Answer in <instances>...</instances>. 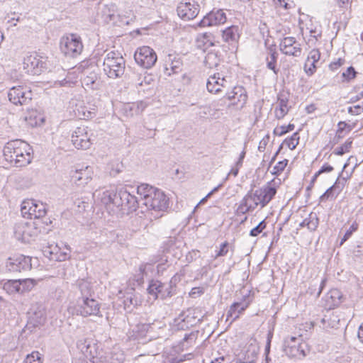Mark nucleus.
<instances>
[{"label":"nucleus","instance_id":"nucleus-1","mask_svg":"<svg viewBox=\"0 0 363 363\" xmlns=\"http://www.w3.org/2000/svg\"><path fill=\"white\" fill-rule=\"evenodd\" d=\"M279 184L280 179H279L278 182L275 179H272L261 188L249 191L240 201L238 211L245 214L249 211H254L258 206H260V208H263L275 196L277 192V186Z\"/></svg>","mask_w":363,"mask_h":363},{"label":"nucleus","instance_id":"nucleus-2","mask_svg":"<svg viewBox=\"0 0 363 363\" xmlns=\"http://www.w3.org/2000/svg\"><path fill=\"white\" fill-rule=\"evenodd\" d=\"M3 152L5 160L16 167L28 165L33 158L32 147L21 140L8 142L4 147Z\"/></svg>","mask_w":363,"mask_h":363},{"label":"nucleus","instance_id":"nucleus-3","mask_svg":"<svg viewBox=\"0 0 363 363\" xmlns=\"http://www.w3.org/2000/svg\"><path fill=\"white\" fill-rule=\"evenodd\" d=\"M125 60L121 53L118 51L108 52L104 59L103 70L111 79L121 77L125 72Z\"/></svg>","mask_w":363,"mask_h":363},{"label":"nucleus","instance_id":"nucleus-4","mask_svg":"<svg viewBox=\"0 0 363 363\" xmlns=\"http://www.w3.org/2000/svg\"><path fill=\"white\" fill-rule=\"evenodd\" d=\"M42 224L41 220L18 222L14 225V236L22 242L29 243L41 233Z\"/></svg>","mask_w":363,"mask_h":363},{"label":"nucleus","instance_id":"nucleus-5","mask_svg":"<svg viewBox=\"0 0 363 363\" xmlns=\"http://www.w3.org/2000/svg\"><path fill=\"white\" fill-rule=\"evenodd\" d=\"M82 50L81 38L76 34L63 36L60 40V50L66 56L76 57L81 54Z\"/></svg>","mask_w":363,"mask_h":363},{"label":"nucleus","instance_id":"nucleus-6","mask_svg":"<svg viewBox=\"0 0 363 363\" xmlns=\"http://www.w3.org/2000/svg\"><path fill=\"white\" fill-rule=\"evenodd\" d=\"M115 206L129 213L136 211L140 206V201L127 189L121 188L116 192Z\"/></svg>","mask_w":363,"mask_h":363},{"label":"nucleus","instance_id":"nucleus-7","mask_svg":"<svg viewBox=\"0 0 363 363\" xmlns=\"http://www.w3.org/2000/svg\"><path fill=\"white\" fill-rule=\"evenodd\" d=\"M307 345L301 337L294 336L287 337L284 342V351L289 357L298 359L306 356Z\"/></svg>","mask_w":363,"mask_h":363},{"label":"nucleus","instance_id":"nucleus-8","mask_svg":"<svg viewBox=\"0 0 363 363\" xmlns=\"http://www.w3.org/2000/svg\"><path fill=\"white\" fill-rule=\"evenodd\" d=\"M23 65V69L33 75H39L48 69L46 60L35 53L26 56Z\"/></svg>","mask_w":363,"mask_h":363},{"label":"nucleus","instance_id":"nucleus-9","mask_svg":"<svg viewBox=\"0 0 363 363\" xmlns=\"http://www.w3.org/2000/svg\"><path fill=\"white\" fill-rule=\"evenodd\" d=\"M76 311L78 315L83 317L99 315L100 313V303L94 297L77 298Z\"/></svg>","mask_w":363,"mask_h":363},{"label":"nucleus","instance_id":"nucleus-10","mask_svg":"<svg viewBox=\"0 0 363 363\" xmlns=\"http://www.w3.org/2000/svg\"><path fill=\"white\" fill-rule=\"evenodd\" d=\"M134 59L140 67L150 69L157 62V57L153 49L149 46H143L136 50Z\"/></svg>","mask_w":363,"mask_h":363},{"label":"nucleus","instance_id":"nucleus-11","mask_svg":"<svg viewBox=\"0 0 363 363\" xmlns=\"http://www.w3.org/2000/svg\"><path fill=\"white\" fill-rule=\"evenodd\" d=\"M144 206L147 210L164 211L169 207V199L163 191L157 189L150 199H146V203Z\"/></svg>","mask_w":363,"mask_h":363},{"label":"nucleus","instance_id":"nucleus-12","mask_svg":"<svg viewBox=\"0 0 363 363\" xmlns=\"http://www.w3.org/2000/svg\"><path fill=\"white\" fill-rule=\"evenodd\" d=\"M43 254L50 260L63 262L68 259L70 257V248L67 245L63 247H60L57 244L49 245L44 247Z\"/></svg>","mask_w":363,"mask_h":363},{"label":"nucleus","instance_id":"nucleus-13","mask_svg":"<svg viewBox=\"0 0 363 363\" xmlns=\"http://www.w3.org/2000/svg\"><path fill=\"white\" fill-rule=\"evenodd\" d=\"M32 95L30 90L22 86H13L8 93L9 101L15 105L27 104L32 99Z\"/></svg>","mask_w":363,"mask_h":363},{"label":"nucleus","instance_id":"nucleus-14","mask_svg":"<svg viewBox=\"0 0 363 363\" xmlns=\"http://www.w3.org/2000/svg\"><path fill=\"white\" fill-rule=\"evenodd\" d=\"M72 142L77 149H89L92 144V140L89 133L88 128L86 126L77 128L72 135Z\"/></svg>","mask_w":363,"mask_h":363},{"label":"nucleus","instance_id":"nucleus-15","mask_svg":"<svg viewBox=\"0 0 363 363\" xmlns=\"http://www.w3.org/2000/svg\"><path fill=\"white\" fill-rule=\"evenodd\" d=\"M226 19V15L222 9H213L204 16L197 26L200 28L216 26L223 24Z\"/></svg>","mask_w":363,"mask_h":363},{"label":"nucleus","instance_id":"nucleus-16","mask_svg":"<svg viewBox=\"0 0 363 363\" xmlns=\"http://www.w3.org/2000/svg\"><path fill=\"white\" fill-rule=\"evenodd\" d=\"M259 347L256 340L246 345L237 354L240 363H255L257 359Z\"/></svg>","mask_w":363,"mask_h":363},{"label":"nucleus","instance_id":"nucleus-17","mask_svg":"<svg viewBox=\"0 0 363 363\" xmlns=\"http://www.w3.org/2000/svg\"><path fill=\"white\" fill-rule=\"evenodd\" d=\"M200 11L199 4L192 1L180 2L177 8V14L184 21H189L197 16Z\"/></svg>","mask_w":363,"mask_h":363},{"label":"nucleus","instance_id":"nucleus-18","mask_svg":"<svg viewBox=\"0 0 363 363\" xmlns=\"http://www.w3.org/2000/svg\"><path fill=\"white\" fill-rule=\"evenodd\" d=\"M30 262L31 259L30 257L23 255H15L13 257L9 258L6 267L9 271L21 272L31 269Z\"/></svg>","mask_w":363,"mask_h":363},{"label":"nucleus","instance_id":"nucleus-19","mask_svg":"<svg viewBox=\"0 0 363 363\" xmlns=\"http://www.w3.org/2000/svg\"><path fill=\"white\" fill-rule=\"evenodd\" d=\"M91 170L89 167L84 169H71L69 172L70 182L77 186H84L91 179Z\"/></svg>","mask_w":363,"mask_h":363},{"label":"nucleus","instance_id":"nucleus-20","mask_svg":"<svg viewBox=\"0 0 363 363\" xmlns=\"http://www.w3.org/2000/svg\"><path fill=\"white\" fill-rule=\"evenodd\" d=\"M279 47L280 50L286 55L299 57L301 54V45L294 37L284 38L281 40Z\"/></svg>","mask_w":363,"mask_h":363},{"label":"nucleus","instance_id":"nucleus-21","mask_svg":"<svg viewBox=\"0 0 363 363\" xmlns=\"http://www.w3.org/2000/svg\"><path fill=\"white\" fill-rule=\"evenodd\" d=\"M78 348L82 351L84 356L92 360L96 361L98 354L97 345L94 340L90 339H82L77 342Z\"/></svg>","mask_w":363,"mask_h":363},{"label":"nucleus","instance_id":"nucleus-22","mask_svg":"<svg viewBox=\"0 0 363 363\" xmlns=\"http://www.w3.org/2000/svg\"><path fill=\"white\" fill-rule=\"evenodd\" d=\"M225 97L230 101L229 106H240L243 107L245 104L247 96L245 90L242 86H235L233 89L226 93Z\"/></svg>","mask_w":363,"mask_h":363},{"label":"nucleus","instance_id":"nucleus-23","mask_svg":"<svg viewBox=\"0 0 363 363\" xmlns=\"http://www.w3.org/2000/svg\"><path fill=\"white\" fill-rule=\"evenodd\" d=\"M228 81L220 73L214 74L211 76L207 81L206 87L211 93H218L221 91V87H226Z\"/></svg>","mask_w":363,"mask_h":363},{"label":"nucleus","instance_id":"nucleus-24","mask_svg":"<svg viewBox=\"0 0 363 363\" xmlns=\"http://www.w3.org/2000/svg\"><path fill=\"white\" fill-rule=\"evenodd\" d=\"M77 289V298H91L94 295V284L88 279L78 280Z\"/></svg>","mask_w":363,"mask_h":363},{"label":"nucleus","instance_id":"nucleus-25","mask_svg":"<svg viewBox=\"0 0 363 363\" xmlns=\"http://www.w3.org/2000/svg\"><path fill=\"white\" fill-rule=\"evenodd\" d=\"M147 291L150 294L155 296V298H157L159 294L161 295L162 298L171 296L169 287L158 280L150 281Z\"/></svg>","mask_w":363,"mask_h":363},{"label":"nucleus","instance_id":"nucleus-26","mask_svg":"<svg viewBox=\"0 0 363 363\" xmlns=\"http://www.w3.org/2000/svg\"><path fill=\"white\" fill-rule=\"evenodd\" d=\"M116 192L110 190H96L93 193L95 201H100L105 206L113 204L115 206Z\"/></svg>","mask_w":363,"mask_h":363},{"label":"nucleus","instance_id":"nucleus-27","mask_svg":"<svg viewBox=\"0 0 363 363\" xmlns=\"http://www.w3.org/2000/svg\"><path fill=\"white\" fill-rule=\"evenodd\" d=\"M45 320V316L43 310L34 311L30 315L26 328L28 330L33 331L34 328L42 325Z\"/></svg>","mask_w":363,"mask_h":363},{"label":"nucleus","instance_id":"nucleus-28","mask_svg":"<svg viewBox=\"0 0 363 363\" xmlns=\"http://www.w3.org/2000/svg\"><path fill=\"white\" fill-rule=\"evenodd\" d=\"M240 36V28L238 26H231L222 31L223 41L233 44L238 41Z\"/></svg>","mask_w":363,"mask_h":363},{"label":"nucleus","instance_id":"nucleus-29","mask_svg":"<svg viewBox=\"0 0 363 363\" xmlns=\"http://www.w3.org/2000/svg\"><path fill=\"white\" fill-rule=\"evenodd\" d=\"M278 105L274 110L276 118L280 120L283 118L289 112L290 107L288 106L289 99L284 94H281L278 97Z\"/></svg>","mask_w":363,"mask_h":363},{"label":"nucleus","instance_id":"nucleus-30","mask_svg":"<svg viewBox=\"0 0 363 363\" xmlns=\"http://www.w3.org/2000/svg\"><path fill=\"white\" fill-rule=\"evenodd\" d=\"M249 306L248 303L244 302H235L233 303L228 313H227V320H230L231 322L239 318L240 313H242Z\"/></svg>","mask_w":363,"mask_h":363},{"label":"nucleus","instance_id":"nucleus-31","mask_svg":"<svg viewBox=\"0 0 363 363\" xmlns=\"http://www.w3.org/2000/svg\"><path fill=\"white\" fill-rule=\"evenodd\" d=\"M156 189V188L147 184L139 185L137 188V194L139 196L138 199L140 201V205L144 206L146 203V199H150Z\"/></svg>","mask_w":363,"mask_h":363},{"label":"nucleus","instance_id":"nucleus-32","mask_svg":"<svg viewBox=\"0 0 363 363\" xmlns=\"http://www.w3.org/2000/svg\"><path fill=\"white\" fill-rule=\"evenodd\" d=\"M106 363H123L125 360L124 352L119 348L114 347L110 352L100 357Z\"/></svg>","mask_w":363,"mask_h":363},{"label":"nucleus","instance_id":"nucleus-33","mask_svg":"<svg viewBox=\"0 0 363 363\" xmlns=\"http://www.w3.org/2000/svg\"><path fill=\"white\" fill-rule=\"evenodd\" d=\"M340 324V319L334 313L325 315L320 320V327L328 331L330 329L337 328Z\"/></svg>","mask_w":363,"mask_h":363},{"label":"nucleus","instance_id":"nucleus-34","mask_svg":"<svg viewBox=\"0 0 363 363\" xmlns=\"http://www.w3.org/2000/svg\"><path fill=\"white\" fill-rule=\"evenodd\" d=\"M149 325L145 323H140L135 325L131 331L128 333L130 339L138 340L143 338L145 336L147 332Z\"/></svg>","mask_w":363,"mask_h":363},{"label":"nucleus","instance_id":"nucleus-35","mask_svg":"<svg viewBox=\"0 0 363 363\" xmlns=\"http://www.w3.org/2000/svg\"><path fill=\"white\" fill-rule=\"evenodd\" d=\"M196 319L194 317L189 316V315H185L184 313L180 314L179 317L174 320L179 330L188 328L189 326L193 325Z\"/></svg>","mask_w":363,"mask_h":363},{"label":"nucleus","instance_id":"nucleus-36","mask_svg":"<svg viewBox=\"0 0 363 363\" xmlns=\"http://www.w3.org/2000/svg\"><path fill=\"white\" fill-rule=\"evenodd\" d=\"M342 293L337 289H331L326 295V301L330 307L337 306L341 303Z\"/></svg>","mask_w":363,"mask_h":363},{"label":"nucleus","instance_id":"nucleus-37","mask_svg":"<svg viewBox=\"0 0 363 363\" xmlns=\"http://www.w3.org/2000/svg\"><path fill=\"white\" fill-rule=\"evenodd\" d=\"M131 79L135 85L140 88L150 85V82L152 81V79L150 76L146 75L145 73H139L138 72H133V76L131 77Z\"/></svg>","mask_w":363,"mask_h":363},{"label":"nucleus","instance_id":"nucleus-38","mask_svg":"<svg viewBox=\"0 0 363 363\" xmlns=\"http://www.w3.org/2000/svg\"><path fill=\"white\" fill-rule=\"evenodd\" d=\"M46 214L45 206L43 203L37 202L33 200V206L31 209L30 219H36L40 220V218H43Z\"/></svg>","mask_w":363,"mask_h":363},{"label":"nucleus","instance_id":"nucleus-39","mask_svg":"<svg viewBox=\"0 0 363 363\" xmlns=\"http://www.w3.org/2000/svg\"><path fill=\"white\" fill-rule=\"evenodd\" d=\"M117 9L116 5L114 4L105 6L101 12L102 18L106 23L114 21Z\"/></svg>","mask_w":363,"mask_h":363},{"label":"nucleus","instance_id":"nucleus-40","mask_svg":"<svg viewBox=\"0 0 363 363\" xmlns=\"http://www.w3.org/2000/svg\"><path fill=\"white\" fill-rule=\"evenodd\" d=\"M278 57V53L275 50L271 49L269 50V57H267V67L269 69L273 71V72L277 75L279 72V69L277 68L276 64Z\"/></svg>","mask_w":363,"mask_h":363},{"label":"nucleus","instance_id":"nucleus-41","mask_svg":"<svg viewBox=\"0 0 363 363\" xmlns=\"http://www.w3.org/2000/svg\"><path fill=\"white\" fill-rule=\"evenodd\" d=\"M203 62L206 67L212 69L213 67H216L219 65L220 59L217 53L209 52L206 55Z\"/></svg>","mask_w":363,"mask_h":363},{"label":"nucleus","instance_id":"nucleus-42","mask_svg":"<svg viewBox=\"0 0 363 363\" xmlns=\"http://www.w3.org/2000/svg\"><path fill=\"white\" fill-rule=\"evenodd\" d=\"M82 84L92 89H97L99 86L97 74L94 72H91L89 75L83 78Z\"/></svg>","mask_w":363,"mask_h":363},{"label":"nucleus","instance_id":"nucleus-43","mask_svg":"<svg viewBox=\"0 0 363 363\" xmlns=\"http://www.w3.org/2000/svg\"><path fill=\"white\" fill-rule=\"evenodd\" d=\"M20 281L18 279L9 280L4 284V289L9 294H19Z\"/></svg>","mask_w":363,"mask_h":363},{"label":"nucleus","instance_id":"nucleus-44","mask_svg":"<svg viewBox=\"0 0 363 363\" xmlns=\"http://www.w3.org/2000/svg\"><path fill=\"white\" fill-rule=\"evenodd\" d=\"M20 281L19 294L30 291L35 285V281L31 279H18Z\"/></svg>","mask_w":363,"mask_h":363},{"label":"nucleus","instance_id":"nucleus-45","mask_svg":"<svg viewBox=\"0 0 363 363\" xmlns=\"http://www.w3.org/2000/svg\"><path fill=\"white\" fill-rule=\"evenodd\" d=\"M33 206V200L24 201L21 207V212L23 217L26 218H30L31 209Z\"/></svg>","mask_w":363,"mask_h":363},{"label":"nucleus","instance_id":"nucleus-46","mask_svg":"<svg viewBox=\"0 0 363 363\" xmlns=\"http://www.w3.org/2000/svg\"><path fill=\"white\" fill-rule=\"evenodd\" d=\"M23 363H43V356L39 352L34 351L26 356Z\"/></svg>","mask_w":363,"mask_h":363},{"label":"nucleus","instance_id":"nucleus-47","mask_svg":"<svg viewBox=\"0 0 363 363\" xmlns=\"http://www.w3.org/2000/svg\"><path fill=\"white\" fill-rule=\"evenodd\" d=\"M182 63L177 60L172 62L169 65H166L165 70L168 75L176 74L182 70Z\"/></svg>","mask_w":363,"mask_h":363},{"label":"nucleus","instance_id":"nucleus-48","mask_svg":"<svg viewBox=\"0 0 363 363\" xmlns=\"http://www.w3.org/2000/svg\"><path fill=\"white\" fill-rule=\"evenodd\" d=\"M336 190L335 185H333L330 188H328L324 194H323L320 196V202H324L329 199H333L336 197V196L339 194V191L337 193L336 195H335V191Z\"/></svg>","mask_w":363,"mask_h":363},{"label":"nucleus","instance_id":"nucleus-49","mask_svg":"<svg viewBox=\"0 0 363 363\" xmlns=\"http://www.w3.org/2000/svg\"><path fill=\"white\" fill-rule=\"evenodd\" d=\"M319 224V218L316 213L311 212L308 215V229L310 231H315Z\"/></svg>","mask_w":363,"mask_h":363},{"label":"nucleus","instance_id":"nucleus-50","mask_svg":"<svg viewBox=\"0 0 363 363\" xmlns=\"http://www.w3.org/2000/svg\"><path fill=\"white\" fill-rule=\"evenodd\" d=\"M211 34L207 33L201 34L197 37L196 43L199 48H201L202 46H206L208 44V46H212L213 43L211 42Z\"/></svg>","mask_w":363,"mask_h":363},{"label":"nucleus","instance_id":"nucleus-51","mask_svg":"<svg viewBox=\"0 0 363 363\" xmlns=\"http://www.w3.org/2000/svg\"><path fill=\"white\" fill-rule=\"evenodd\" d=\"M299 141V134L298 132L294 133L290 138L284 140V143L290 150H294L298 145Z\"/></svg>","mask_w":363,"mask_h":363},{"label":"nucleus","instance_id":"nucleus-52","mask_svg":"<svg viewBox=\"0 0 363 363\" xmlns=\"http://www.w3.org/2000/svg\"><path fill=\"white\" fill-rule=\"evenodd\" d=\"M267 223L264 220L260 221L257 226L253 228L250 232V235L252 237H257L266 228Z\"/></svg>","mask_w":363,"mask_h":363},{"label":"nucleus","instance_id":"nucleus-53","mask_svg":"<svg viewBox=\"0 0 363 363\" xmlns=\"http://www.w3.org/2000/svg\"><path fill=\"white\" fill-rule=\"evenodd\" d=\"M352 146V141L347 140L344 144L341 146L337 147L335 150L334 153L337 155H342L345 152H349L350 149Z\"/></svg>","mask_w":363,"mask_h":363},{"label":"nucleus","instance_id":"nucleus-54","mask_svg":"<svg viewBox=\"0 0 363 363\" xmlns=\"http://www.w3.org/2000/svg\"><path fill=\"white\" fill-rule=\"evenodd\" d=\"M317 68V64L313 63V62L310 61L309 60H306L305 64H304V70L306 73L311 76L314 74Z\"/></svg>","mask_w":363,"mask_h":363},{"label":"nucleus","instance_id":"nucleus-55","mask_svg":"<svg viewBox=\"0 0 363 363\" xmlns=\"http://www.w3.org/2000/svg\"><path fill=\"white\" fill-rule=\"evenodd\" d=\"M151 267V264L147 263L142 264L140 265L138 269V274H137L136 281L140 284L143 282L144 275L147 274L146 269L147 267Z\"/></svg>","mask_w":363,"mask_h":363},{"label":"nucleus","instance_id":"nucleus-56","mask_svg":"<svg viewBox=\"0 0 363 363\" xmlns=\"http://www.w3.org/2000/svg\"><path fill=\"white\" fill-rule=\"evenodd\" d=\"M295 125L294 124L289 123L287 126H281L279 128L274 130V133L279 136H281L286 133L291 131L294 129Z\"/></svg>","mask_w":363,"mask_h":363},{"label":"nucleus","instance_id":"nucleus-57","mask_svg":"<svg viewBox=\"0 0 363 363\" xmlns=\"http://www.w3.org/2000/svg\"><path fill=\"white\" fill-rule=\"evenodd\" d=\"M357 72L354 68L352 66L349 67L345 72L342 74V77L347 82L356 77Z\"/></svg>","mask_w":363,"mask_h":363},{"label":"nucleus","instance_id":"nucleus-58","mask_svg":"<svg viewBox=\"0 0 363 363\" xmlns=\"http://www.w3.org/2000/svg\"><path fill=\"white\" fill-rule=\"evenodd\" d=\"M288 164V160H284L282 161H279L273 168V172H272V174H279L281 172H282L284 171V169H285L286 166Z\"/></svg>","mask_w":363,"mask_h":363},{"label":"nucleus","instance_id":"nucleus-59","mask_svg":"<svg viewBox=\"0 0 363 363\" xmlns=\"http://www.w3.org/2000/svg\"><path fill=\"white\" fill-rule=\"evenodd\" d=\"M320 58V52L318 49H313L308 53L307 59L318 64Z\"/></svg>","mask_w":363,"mask_h":363},{"label":"nucleus","instance_id":"nucleus-60","mask_svg":"<svg viewBox=\"0 0 363 363\" xmlns=\"http://www.w3.org/2000/svg\"><path fill=\"white\" fill-rule=\"evenodd\" d=\"M228 245L229 243L225 241L220 245V250L218 251L216 255H215V258H218L219 257L225 256L228 252Z\"/></svg>","mask_w":363,"mask_h":363},{"label":"nucleus","instance_id":"nucleus-61","mask_svg":"<svg viewBox=\"0 0 363 363\" xmlns=\"http://www.w3.org/2000/svg\"><path fill=\"white\" fill-rule=\"evenodd\" d=\"M124 304L126 306H138V300L135 297V296L130 294V295H128L125 298Z\"/></svg>","mask_w":363,"mask_h":363},{"label":"nucleus","instance_id":"nucleus-62","mask_svg":"<svg viewBox=\"0 0 363 363\" xmlns=\"http://www.w3.org/2000/svg\"><path fill=\"white\" fill-rule=\"evenodd\" d=\"M357 225H352L349 230L346 231L343 238L341 240L340 245H342L352 235V233L357 230Z\"/></svg>","mask_w":363,"mask_h":363},{"label":"nucleus","instance_id":"nucleus-63","mask_svg":"<svg viewBox=\"0 0 363 363\" xmlns=\"http://www.w3.org/2000/svg\"><path fill=\"white\" fill-rule=\"evenodd\" d=\"M344 62V60L339 58L336 61L332 62L329 65V67L332 71H335L337 69L340 67H341L343 65Z\"/></svg>","mask_w":363,"mask_h":363},{"label":"nucleus","instance_id":"nucleus-64","mask_svg":"<svg viewBox=\"0 0 363 363\" xmlns=\"http://www.w3.org/2000/svg\"><path fill=\"white\" fill-rule=\"evenodd\" d=\"M197 337V332H191L189 334H186L183 338L185 342H193Z\"/></svg>","mask_w":363,"mask_h":363}]
</instances>
